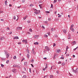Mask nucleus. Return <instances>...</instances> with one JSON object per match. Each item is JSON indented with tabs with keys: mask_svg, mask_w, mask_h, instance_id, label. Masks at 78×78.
<instances>
[{
	"mask_svg": "<svg viewBox=\"0 0 78 78\" xmlns=\"http://www.w3.org/2000/svg\"><path fill=\"white\" fill-rule=\"evenodd\" d=\"M5 54L7 58H9V54H8V51H6V50H4Z\"/></svg>",
	"mask_w": 78,
	"mask_h": 78,
	"instance_id": "nucleus-1",
	"label": "nucleus"
},
{
	"mask_svg": "<svg viewBox=\"0 0 78 78\" xmlns=\"http://www.w3.org/2000/svg\"><path fill=\"white\" fill-rule=\"evenodd\" d=\"M13 67H18V68H19V69H20V66H19V65L15 64L13 65Z\"/></svg>",
	"mask_w": 78,
	"mask_h": 78,
	"instance_id": "nucleus-2",
	"label": "nucleus"
},
{
	"mask_svg": "<svg viewBox=\"0 0 78 78\" xmlns=\"http://www.w3.org/2000/svg\"><path fill=\"white\" fill-rule=\"evenodd\" d=\"M76 44V42L75 41H74L71 43V44L72 45H75Z\"/></svg>",
	"mask_w": 78,
	"mask_h": 78,
	"instance_id": "nucleus-3",
	"label": "nucleus"
},
{
	"mask_svg": "<svg viewBox=\"0 0 78 78\" xmlns=\"http://www.w3.org/2000/svg\"><path fill=\"white\" fill-rule=\"evenodd\" d=\"M45 49H46V51L47 50L48 51H49V50H50V48H48V46L45 47Z\"/></svg>",
	"mask_w": 78,
	"mask_h": 78,
	"instance_id": "nucleus-4",
	"label": "nucleus"
},
{
	"mask_svg": "<svg viewBox=\"0 0 78 78\" xmlns=\"http://www.w3.org/2000/svg\"><path fill=\"white\" fill-rule=\"evenodd\" d=\"M17 29L18 30H22V28L21 27H18L17 28Z\"/></svg>",
	"mask_w": 78,
	"mask_h": 78,
	"instance_id": "nucleus-5",
	"label": "nucleus"
},
{
	"mask_svg": "<svg viewBox=\"0 0 78 78\" xmlns=\"http://www.w3.org/2000/svg\"><path fill=\"white\" fill-rule=\"evenodd\" d=\"M34 37L35 39H38L39 37H38V35H35Z\"/></svg>",
	"mask_w": 78,
	"mask_h": 78,
	"instance_id": "nucleus-6",
	"label": "nucleus"
},
{
	"mask_svg": "<svg viewBox=\"0 0 78 78\" xmlns=\"http://www.w3.org/2000/svg\"><path fill=\"white\" fill-rule=\"evenodd\" d=\"M4 39H5V37H1L0 38V40H1V41H3Z\"/></svg>",
	"mask_w": 78,
	"mask_h": 78,
	"instance_id": "nucleus-7",
	"label": "nucleus"
},
{
	"mask_svg": "<svg viewBox=\"0 0 78 78\" xmlns=\"http://www.w3.org/2000/svg\"><path fill=\"white\" fill-rule=\"evenodd\" d=\"M63 31L65 34H66V33H67V31L66 30H65V29H63Z\"/></svg>",
	"mask_w": 78,
	"mask_h": 78,
	"instance_id": "nucleus-8",
	"label": "nucleus"
},
{
	"mask_svg": "<svg viewBox=\"0 0 78 78\" xmlns=\"http://www.w3.org/2000/svg\"><path fill=\"white\" fill-rule=\"evenodd\" d=\"M55 51L57 53H59V51H60V49H58L57 50H56Z\"/></svg>",
	"mask_w": 78,
	"mask_h": 78,
	"instance_id": "nucleus-9",
	"label": "nucleus"
},
{
	"mask_svg": "<svg viewBox=\"0 0 78 78\" xmlns=\"http://www.w3.org/2000/svg\"><path fill=\"white\" fill-rule=\"evenodd\" d=\"M16 69H14L12 70V71L13 73H16Z\"/></svg>",
	"mask_w": 78,
	"mask_h": 78,
	"instance_id": "nucleus-10",
	"label": "nucleus"
},
{
	"mask_svg": "<svg viewBox=\"0 0 78 78\" xmlns=\"http://www.w3.org/2000/svg\"><path fill=\"white\" fill-rule=\"evenodd\" d=\"M14 39H19V37H18V36L14 37Z\"/></svg>",
	"mask_w": 78,
	"mask_h": 78,
	"instance_id": "nucleus-11",
	"label": "nucleus"
},
{
	"mask_svg": "<svg viewBox=\"0 0 78 78\" xmlns=\"http://www.w3.org/2000/svg\"><path fill=\"white\" fill-rule=\"evenodd\" d=\"M32 53H33V54H35L34 51V49L33 48L32 49Z\"/></svg>",
	"mask_w": 78,
	"mask_h": 78,
	"instance_id": "nucleus-12",
	"label": "nucleus"
},
{
	"mask_svg": "<svg viewBox=\"0 0 78 78\" xmlns=\"http://www.w3.org/2000/svg\"><path fill=\"white\" fill-rule=\"evenodd\" d=\"M72 70L73 71V72H74V73H76V70H74V69H72Z\"/></svg>",
	"mask_w": 78,
	"mask_h": 78,
	"instance_id": "nucleus-13",
	"label": "nucleus"
},
{
	"mask_svg": "<svg viewBox=\"0 0 78 78\" xmlns=\"http://www.w3.org/2000/svg\"><path fill=\"white\" fill-rule=\"evenodd\" d=\"M73 26H74V25L73 24H72L71 26V27L70 28V30H71L72 29V28L73 27Z\"/></svg>",
	"mask_w": 78,
	"mask_h": 78,
	"instance_id": "nucleus-14",
	"label": "nucleus"
},
{
	"mask_svg": "<svg viewBox=\"0 0 78 78\" xmlns=\"http://www.w3.org/2000/svg\"><path fill=\"white\" fill-rule=\"evenodd\" d=\"M7 0H5V4L6 6H7Z\"/></svg>",
	"mask_w": 78,
	"mask_h": 78,
	"instance_id": "nucleus-15",
	"label": "nucleus"
},
{
	"mask_svg": "<svg viewBox=\"0 0 78 78\" xmlns=\"http://www.w3.org/2000/svg\"><path fill=\"white\" fill-rule=\"evenodd\" d=\"M13 59H17V57H16V56H14L13 57Z\"/></svg>",
	"mask_w": 78,
	"mask_h": 78,
	"instance_id": "nucleus-16",
	"label": "nucleus"
},
{
	"mask_svg": "<svg viewBox=\"0 0 78 78\" xmlns=\"http://www.w3.org/2000/svg\"><path fill=\"white\" fill-rule=\"evenodd\" d=\"M27 17H28V16H26L25 17L23 18V19L25 20V19H26V18H27Z\"/></svg>",
	"mask_w": 78,
	"mask_h": 78,
	"instance_id": "nucleus-17",
	"label": "nucleus"
},
{
	"mask_svg": "<svg viewBox=\"0 0 78 78\" xmlns=\"http://www.w3.org/2000/svg\"><path fill=\"white\" fill-rule=\"evenodd\" d=\"M50 78H53V75H51L50 76Z\"/></svg>",
	"mask_w": 78,
	"mask_h": 78,
	"instance_id": "nucleus-18",
	"label": "nucleus"
},
{
	"mask_svg": "<svg viewBox=\"0 0 78 78\" xmlns=\"http://www.w3.org/2000/svg\"><path fill=\"white\" fill-rule=\"evenodd\" d=\"M25 44H27L28 42H27V39L26 40V41H25Z\"/></svg>",
	"mask_w": 78,
	"mask_h": 78,
	"instance_id": "nucleus-19",
	"label": "nucleus"
},
{
	"mask_svg": "<svg viewBox=\"0 0 78 78\" xmlns=\"http://www.w3.org/2000/svg\"><path fill=\"white\" fill-rule=\"evenodd\" d=\"M6 59V58H2V60H5Z\"/></svg>",
	"mask_w": 78,
	"mask_h": 78,
	"instance_id": "nucleus-20",
	"label": "nucleus"
},
{
	"mask_svg": "<svg viewBox=\"0 0 78 78\" xmlns=\"http://www.w3.org/2000/svg\"><path fill=\"white\" fill-rule=\"evenodd\" d=\"M65 64H66V63H62V66H64Z\"/></svg>",
	"mask_w": 78,
	"mask_h": 78,
	"instance_id": "nucleus-21",
	"label": "nucleus"
},
{
	"mask_svg": "<svg viewBox=\"0 0 78 78\" xmlns=\"http://www.w3.org/2000/svg\"><path fill=\"white\" fill-rule=\"evenodd\" d=\"M34 13L36 14H39V13H38L37 12H35Z\"/></svg>",
	"mask_w": 78,
	"mask_h": 78,
	"instance_id": "nucleus-22",
	"label": "nucleus"
},
{
	"mask_svg": "<svg viewBox=\"0 0 78 78\" xmlns=\"http://www.w3.org/2000/svg\"><path fill=\"white\" fill-rule=\"evenodd\" d=\"M56 56V54H55V55L53 57V59H55V56Z\"/></svg>",
	"mask_w": 78,
	"mask_h": 78,
	"instance_id": "nucleus-23",
	"label": "nucleus"
},
{
	"mask_svg": "<svg viewBox=\"0 0 78 78\" xmlns=\"http://www.w3.org/2000/svg\"><path fill=\"white\" fill-rule=\"evenodd\" d=\"M27 78V76H26V75H24L23 76L22 78Z\"/></svg>",
	"mask_w": 78,
	"mask_h": 78,
	"instance_id": "nucleus-24",
	"label": "nucleus"
},
{
	"mask_svg": "<svg viewBox=\"0 0 78 78\" xmlns=\"http://www.w3.org/2000/svg\"><path fill=\"white\" fill-rule=\"evenodd\" d=\"M33 9L34 11H37V9Z\"/></svg>",
	"mask_w": 78,
	"mask_h": 78,
	"instance_id": "nucleus-25",
	"label": "nucleus"
},
{
	"mask_svg": "<svg viewBox=\"0 0 78 78\" xmlns=\"http://www.w3.org/2000/svg\"><path fill=\"white\" fill-rule=\"evenodd\" d=\"M33 6H34V5L32 4H31L30 5V7H32Z\"/></svg>",
	"mask_w": 78,
	"mask_h": 78,
	"instance_id": "nucleus-26",
	"label": "nucleus"
},
{
	"mask_svg": "<svg viewBox=\"0 0 78 78\" xmlns=\"http://www.w3.org/2000/svg\"><path fill=\"white\" fill-rule=\"evenodd\" d=\"M1 65L2 67H4V65L2 64H1Z\"/></svg>",
	"mask_w": 78,
	"mask_h": 78,
	"instance_id": "nucleus-27",
	"label": "nucleus"
},
{
	"mask_svg": "<svg viewBox=\"0 0 78 78\" xmlns=\"http://www.w3.org/2000/svg\"><path fill=\"white\" fill-rule=\"evenodd\" d=\"M71 30H72V31H73V32L74 31V29L72 28Z\"/></svg>",
	"mask_w": 78,
	"mask_h": 78,
	"instance_id": "nucleus-28",
	"label": "nucleus"
},
{
	"mask_svg": "<svg viewBox=\"0 0 78 78\" xmlns=\"http://www.w3.org/2000/svg\"><path fill=\"white\" fill-rule=\"evenodd\" d=\"M76 72H78V68H77L76 69Z\"/></svg>",
	"mask_w": 78,
	"mask_h": 78,
	"instance_id": "nucleus-29",
	"label": "nucleus"
},
{
	"mask_svg": "<svg viewBox=\"0 0 78 78\" xmlns=\"http://www.w3.org/2000/svg\"><path fill=\"white\" fill-rule=\"evenodd\" d=\"M6 63L7 64H8V63H9V60H8L6 61Z\"/></svg>",
	"mask_w": 78,
	"mask_h": 78,
	"instance_id": "nucleus-30",
	"label": "nucleus"
},
{
	"mask_svg": "<svg viewBox=\"0 0 78 78\" xmlns=\"http://www.w3.org/2000/svg\"><path fill=\"white\" fill-rule=\"evenodd\" d=\"M27 56L28 58H30V55L28 54L27 55Z\"/></svg>",
	"mask_w": 78,
	"mask_h": 78,
	"instance_id": "nucleus-31",
	"label": "nucleus"
},
{
	"mask_svg": "<svg viewBox=\"0 0 78 78\" xmlns=\"http://www.w3.org/2000/svg\"><path fill=\"white\" fill-rule=\"evenodd\" d=\"M71 37V35L69 34L68 37Z\"/></svg>",
	"mask_w": 78,
	"mask_h": 78,
	"instance_id": "nucleus-32",
	"label": "nucleus"
},
{
	"mask_svg": "<svg viewBox=\"0 0 78 78\" xmlns=\"http://www.w3.org/2000/svg\"><path fill=\"white\" fill-rule=\"evenodd\" d=\"M51 8H53V4H51Z\"/></svg>",
	"mask_w": 78,
	"mask_h": 78,
	"instance_id": "nucleus-33",
	"label": "nucleus"
},
{
	"mask_svg": "<svg viewBox=\"0 0 78 78\" xmlns=\"http://www.w3.org/2000/svg\"><path fill=\"white\" fill-rule=\"evenodd\" d=\"M30 61H31V62H33H33H34V59H32Z\"/></svg>",
	"mask_w": 78,
	"mask_h": 78,
	"instance_id": "nucleus-34",
	"label": "nucleus"
},
{
	"mask_svg": "<svg viewBox=\"0 0 78 78\" xmlns=\"http://www.w3.org/2000/svg\"><path fill=\"white\" fill-rule=\"evenodd\" d=\"M53 30H54V29H53V28H51V30L52 31V32H53Z\"/></svg>",
	"mask_w": 78,
	"mask_h": 78,
	"instance_id": "nucleus-35",
	"label": "nucleus"
},
{
	"mask_svg": "<svg viewBox=\"0 0 78 78\" xmlns=\"http://www.w3.org/2000/svg\"><path fill=\"white\" fill-rule=\"evenodd\" d=\"M27 64V62H24V65H26Z\"/></svg>",
	"mask_w": 78,
	"mask_h": 78,
	"instance_id": "nucleus-36",
	"label": "nucleus"
},
{
	"mask_svg": "<svg viewBox=\"0 0 78 78\" xmlns=\"http://www.w3.org/2000/svg\"><path fill=\"white\" fill-rule=\"evenodd\" d=\"M55 46H56V44L55 43H54L53 45V47H55Z\"/></svg>",
	"mask_w": 78,
	"mask_h": 78,
	"instance_id": "nucleus-37",
	"label": "nucleus"
},
{
	"mask_svg": "<svg viewBox=\"0 0 78 78\" xmlns=\"http://www.w3.org/2000/svg\"><path fill=\"white\" fill-rule=\"evenodd\" d=\"M22 2H23V3H24L25 2V0H22Z\"/></svg>",
	"mask_w": 78,
	"mask_h": 78,
	"instance_id": "nucleus-38",
	"label": "nucleus"
},
{
	"mask_svg": "<svg viewBox=\"0 0 78 78\" xmlns=\"http://www.w3.org/2000/svg\"><path fill=\"white\" fill-rule=\"evenodd\" d=\"M23 60H25V58H23L22 60H21V62H22V61H23Z\"/></svg>",
	"mask_w": 78,
	"mask_h": 78,
	"instance_id": "nucleus-39",
	"label": "nucleus"
},
{
	"mask_svg": "<svg viewBox=\"0 0 78 78\" xmlns=\"http://www.w3.org/2000/svg\"><path fill=\"white\" fill-rule=\"evenodd\" d=\"M56 0H54V2H53V3H55V2H56Z\"/></svg>",
	"mask_w": 78,
	"mask_h": 78,
	"instance_id": "nucleus-40",
	"label": "nucleus"
},
{
	"mask_svg": "<svg viewBox=\"0 0 78 78\" xmlns=\"http://www.w3.org/2000/svg\"><path fill=\"white\" fill-rule=\"evenodd\" d=\"M31 69L30 68H29V72H30V73H31Z\"/></svg>",
	"mask_w": 78,
	"mask_h": 78,
	"instance_id": "nucleus-41",
	"label": "nucleus"
},
{
	"mask_svg": "<svg viewBox=\"0 0 78 78\" xmlns=\"http://www.w3.org/2000/svg\"><path fill=\"white\" fill-rule=\"evenodd\" d=\"M47 22H48L47 21H44V23H47Z\"/></svg>",
	"mask_w": 78,
	"mask_h": 78,
	"instance_id": "nucleus-42",
	"label": "nucleus"
},
{
	"mask_svg": "<svg viewBox=\"0 0 78 78\" xmlns=\"http://www.w3.org/2000/svg\"><path fill=\"white\" fill-rule=\"evenodd\" d=\"M29 31H30V32H32V29H31L30 28V29H29Z\"/></svg>",
	"mask_w": 78,
	"mask_h": 78,
	"instance_id": "nucleus-43",
	"label": "nucleus"
},
{
	"mask_svg": "<svg viewBox=\"0 0 78 78\" xmlns=\"http://www.w3.org/2000/svg\"><path fill=\"white\" fill-rule=\"evenodd\" d=\"M26 41V40H22V42H25Z\"/></svg>",
	"mask_w": 78,
	"mask_h": 78,
	"instance_id": "nucleus-44",
	"label": "nucleus"
},
{
	"mask_svg": "<svg viewBox=\"0 0 78 78\" xmlns=\"http://www.w3.org/2000/svg\"><path fill=\"white\" fill-rule=\"evenodd\" d=\"M14 18H13V19H14V20H16V16H14Z\"/></svg>",
	"mask_w": 78,
	"mask_h": 78,
	"instance_id": "nucleus-45",
	"label": "nucleus"
},
{
	"mask_svg": "<svg viewBox=\"0 0 78 78\" xmlns=\"http://www.w3.org/2000/svg\"><path fill=\"white\" fill-rule=\"evenodd\" d=\"M24 69L25 70V72H26V71H27V70H26V68H24Z\"/></svg>",
	"mask_w": 78,
	"mask_h": 78,
	"instance_id": "nucleus-46",
	"label": "nucleus"
},
{
	"mask_svg": "<svg viewBox=\"0 0 78 78\" xmlns=\"http://www.w3.org/2000/svg\"><path fill=\"white\" fill-rule=\"evenodd\" d=\"M60 59H64V57H62L60 58Z\"/></svg>",
	"mask_w": 78,
	"mask_h": 78,
	"instance_id": "nucleus-47",
	"label": "nucleus"
},
{
	"mask_svg": "<svg viewBox=\"0 0 78 78\" xmlns=\"http://www.w3.org/2000/svg\"><path fill=\"white\" fill-rule=\"evenodd\" d=\"M62 16V15H60L59 16H58V17H61Z\"/></svg>",
	"mask_w": 78,
	"mask_h": 78,
	"instance_id": "nucleus-48",
	"label": "nucleus"
},
{
	"mask_svg": "<svg viewBox=\"0 0 78 78\" xmlns=\"http://www.w3.org/2000/svg\"><path fill=\"white\" fill-rule=\"evenodd\" d=\"M27 22L28 23H30V20H28L27 21Z\"/></svg>",
	"mask_w": 78,
	"mask_h": 78,
	"instance_id": "nucleus-49",
	"label": "nucleus"
},
{
	"mask_svg": "<svg viewBox=\"0 0 78 78\" xmlns=\"http://www.w3.org/2000/svg\"><path fill=\"white\" fill-rule=\"evenodd\" d=\"M48 21H50V20H51V18H48Z\"/></svg>",
	"mask_w": 78,
	"mask_h": 78,
	"instance_id": "nucleus-50",
	"label": "nucleus"
},
{
	"mask_svg": "<svg viewBox=\"0 0 78 78\" xmlns=\"http://www.w3.org/2000/svg\"><path fill=\"white\" fill-rule=\"evenodd\" d=\"M7 29L9 30H10V29H9V27H7Z\"/></svg>",
	"mask_w": 78,
	"mask_h": 78,
	"instance_id": "nucleus-51",
	"label": "nucleus"
},
{
	"mask_svg": "<svg viewBox=\"0 0 78 78\" xmlns=\"http://www.w3.org/2000/svg\"><path fill=\"white\" fill-rule=\"evenodd\" d=\"M46 12V13H50V12L49 11H47Z\"/></svg>",
	"mask_w": 78,
	"mask_h": 78,
	"instance_id": "nucleus-52",
	"label": "nucleus"
},
{
	"mask_svg": "<svg viewBox=\"0 0 78 78\" xmlns=\"http://www.w3.org/2000/svg\"><path fill=\"white\" fill-rule=\"evenodd\" d=\"M27 34H31V33H30L29 32H27Z\"/></svg>",
	"mask_w": 78,
	"mask_h": 78,
	"instance_id": "nucleus-53",
	"label": "nucleus"
},
{
	"mask_svg": "<svg viewBox=\"0 0 78 78\" xmlns=\"http://www.w3.org/2000/svg\"><path fill=\"white\" fill-rule=\"evenodd\" d=\"M53 67H53V69H56V67H55V66H53Z\"/></svg>",
	"mask_w": 78,
	"mask_h": 78,
	"instance_id": "nucleus-54",
	"label": "nucleus"
},
{
	"mask_svg": "<svg viewBox=\"0 0 78 78\" xmlns=\"http://www.w3.org/2000/svg\"><path fill=\"white\" fill-rule=\"evenodd\" d=\"M12 34V32H10V33H9V34Z\"/></svg>",
	"mask_w": 78,
	"mask_h": 78,
	"instance_id": "nucleus-55",
	"label": "nucleus"
},
{
	"mask_svg": "<svg viewBox=\"0 0 78 78\" xmlns=\"http://www.w3.org/2000/svg\"><path fill=\"white\" fill-rule=\"evenodd\" d=\"M29 50L27 49V52H28V53H29Z\"/></svg>",
	"mask_w": 78,
	"mask_h": 78,
	"instance_id": "nucleus-56",
	"label": "nucleus"
},
{
	"mask_svg": "<svg viewBox=\"0 0 78 78\" xmlns=\"http://www.w3.org/2000/svg\"><path fill=\"white\" fill-rule=\"evenodd\" d=\"M31 65L32 67H34V66H33V64H31Z\"/></svg>",
	"mask_w": 78,
	"mask_h": 78,
	"instance_id": "nucleus-57",
	"label": "nucleus"
},
{
	"mask_svg": "<svg viewBox=\"0 0 78 78\" xmlns=\"http://www.w3.org/2000/svg\"><path fill=\"white\" fill-rule=\"evenodd\" d=\"M73 58H75V55H73Z\"/></svg>",
	"mask_w": 78,
	"mask_h": 78,
	"instance_id": "nucleus-58",
	"label": "nucleus"
},
{
	"mask_svg": "<svg viewBox=\"0 0 78 78\" xmlns=\"http://www.w3.org/2000/svg\"><path fill=\"white\" fill-rule=\"evenodd\" d=\"M55 37H58V35H55Z\"/></svg>",
	"mask_w": 78,
	"mask_h": 78,
	"instance_id": "nucleus-59",
	"label": "nucleus"
},
{
	"mask_svg": "<svg viewBox=\"0 0 78 78\" xmlns=\"http://www.w3.org/2000/svg\"><path fill=\"white\" fill-rule=\"evenodd\" d=\"M58 64H61V62H59L58 63Z\"/></svg>",
	"mask_w": 78,
	"mask_h": 78,
	"instance_id": "nucleus-60",
	"label": "nucleus"
},
{
	"mask_svg": "<svg viewBox=\"0 0 78 78\" xmlns=\"http://www.w3.org/2000/svg\"><path fill=\"white\" fill-rule=\"evenodd\" d=\"M44 60H46V59H47V58L45 57L44 58Z\"/></svg>",
	"mask_w": 78,
	"mask_h": 78,
	"instance_id": "nucleus-61",
	"label": "nucleus"
},
{
	"mask_svg": "<svg viewBox=\"0 0 78 78\" xmlns=\"http://www.w3.org/2000/svg\"><path fill=\"white\" fill-rule=\"evenodd\" d=\"M36 44L37 45H38V44H39V43L38 42H36Z\"/></svg>",
	"mask_w": 78,
	"mask_h": 78,
	"instance_id": "nucleus-62",
	"label": "nucleus"
},
{
	"mask_svg": "<svg viewBox=\"0 0 78 78\" xmlns=\"http://www.w3.org/2000/svg\"><path fill=\"white\" fill-rule=\"evenodd\" d=\"M1 21H3H3H4V20L3 19H1Z\"/></svg>",
	"mask_w": 78,
	"mask_h": 78,
	"instance_id": "nucleus-63",
	"label": "nucleus"
},
{
	"mask_svg": "<svg viewBox=\"0 0 78 78\" xmlns=\"http://www.w3.org/2000/svg\"><path fill=\"white\" fill-rule=\"evenodd\" d=\"M43 70H45V68H44L43 69Z\"/></svg>",
	"mask_w": 78,
	"mask_h": 78,
	"instance_id": "nucleus-64",
	"label": "nucleus"
}]
</instances>
